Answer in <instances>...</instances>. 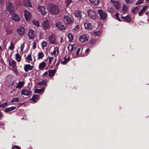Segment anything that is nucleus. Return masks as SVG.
<instances>
[{
	"label": "nucleus",
	"mask_w": 149,
	"mask_h": 149,
	"mask_svg": "<svg viewBox=\"0 0 149 149\" xmlns=\"http://www.w3.org/2000/svg\"><path fill=\"white\" fill-rule=\"evenodd\" d=\"M49 9L52 14H56L59 13V10L58 6L52 3H50L49 4Z\"/></svg>",
	"instance_id": "f257e3e1"
},
{
	"label": "nucleus",
	"mask_w": 149,
	"mask_h": 149,
	"mask_svg": "<svg viewBox=\"0 0 149 149\" xmlns=\"http://www.w3.org/2000/svg\"><path fill=\"white\" fill-rule=\"evenodd\" d=\"M87 13L88 16L91 19L95 20L97 17L96 12L92 10H88Z\"/></svg>",
	"instance_id": "f03ea898"
},
{
	"label": "nucleus",
	"mask_w": 149,
	"mask_h": 149,
	"mask_svg": "<svg viewBox=\"0 0 149 149\" xmlns=\"http://www.w3.org/2000/svg\"><path fill=\"white\" fill-rule=\"evenodd\" d=\"M98 13L99 15L100 18L102 20H105L107 18L108 15L107 13L102 10H98Z\"/></svg>",
	"instance_id": "7ed1b4c3"
},
{
	"label": "nucleus",
	"mask_w": 149,
	"mask_h": 149,
	"mask_svg": "<svg viewBox=\"0 0 149 149\" xmlns=\"http://www.w3.org/2000/svg\"><path fill=\"white\" fill-rule=\"evenodd\" d=\"M14 6L12 3L9 2L8 3L7 10V11L9 13H13L14 10Z\"/></svg>",
	"instance_id": "20e7f679"
},
{
	"label": "nucleus",
	"mask_w": 149,
	"mask_h": 149,
	"mask_svg": "<svg viewBox=\"0 0 149 149\" xmlns=\"http://www.w3.org/2000/svg\"><path fill=\"white\" fill-rule=\"evenodd\" d=\"M36 36V33L32 29H30L29 30V38L30 39H32Z\"/></svg>",
	"instance_id": "39448f33"
},
{
	"label": "nucleus",
	"mask_w": 149,
	"mask_h": 149,
	"mask_svg": "<svg viewBox=\"0 0 149 149\" xmlns=\"http://www.w3.org/2000/svg\"><path fill=\"white\" fill-rule=\"evenodd\" d=\"M63 19L65 23L68 24H70L72 22L71 18L69 17L68 15L65 16L63 17Z\"/></svg>",
	"instance_id": "423d86ee"
},
{
	"label": "nucleus",
	"mask_w": 149,
	"mask_h": 149,
	"mask_svg": "<svg viewBox=\"0 0 149 149\" xmlns=\"http://www.w3.org/2000/svg\"><path fill=\"white\" fill-rule=\"evenodd\" d=\"M56 26L61 30H63L65 29L64 25L62 22H57L56 24Z\"/></svg>",
	"instance_id": "0eeeda50"
},
{
	"label": "nucleus",
	"mask_w": 149,
	"mask_h": 149,
	"mask_svg": "<svg viewBox=\"0 0 149 149\" xmlns=\"http://www.w3.org/2000/svg\"><path fill=\"white\" fill-rule=\"evenodd\" d=\"M75 17L78 19H80L82 17L81 12L79 10H75L74 13Z\"/></svg>",
	"instance_id": "6e6552de"
},
{
	"label": "nucleus",
	"mask_w": 149,
	"mask_h": 149,
	"mask_svg": "<svg viewBox=\"0 0 149 149\" xmlns=\"http://www.w3.org/2000/svg\"><path fill=\"white\" fill-rule=\"evenodd\" d=\"M43 26L45 30H47L50 27L49 22L48 20H46L44 21Z\"/></svg>",
	"instance_id": "1a4fd4ad"
},
{
	"label": "nucleus",
	"mask_w": 149,
	"mask_h": 149,
	"mask_svg": "<svg viewBox=\"0 0 149 149\" xmlns=\"http://www.w3.org/2000/svg\"><path fill=\"white\" fill-rule=\"evenodd\" d=\"M49 39L50 42L52 44L56 43V39L54 34H52L49 37Z\"/></svg>",
	"instance_id": "9d476101"
},
{
	"label": "nucleus",
	"mask_w": 149,
	"mask_h": 149,
	"mask_svg": "<svg viewBox=\"0 0 149 149\" xmlns=\"http://www.w3.org/2000/svg\"><path fill=\"white\" fill-rule=\"evenodd\" d=\"M79 40L82 42L87 41L88 40V37L85 34H83L80 36Z\"/></svg>",
	"instance_id": "9b49d317"
},
{
	"label": "nucleus",
	"mask_w": 149,
	"mask_h": 149,
	"mask_svg": "<svg viewBox=\"0 0 149 149\" xmlns=\"http://www.w3.org/2000/svg\"><path fill=\"white\" fill-rule=\"evenodd\" d=\"M12 19L15 21L18 22L20 20L19 15L13 13L12 15Z\"/></svg>",
	"instance_id": "f8f14e48"
},
{
	"label": "nucleus",
	"mask_w": 149,
	"mask_h": 149,
	"mask_svg": "<svg viewBox=\"0 0 149 149\" xmlns=\"http://www.w3.org/2000/svg\"><path fill=\"white\" fill-rule=\"evenodd\" d=\"M9 65L12 67V68H14L16 65V62L15 61L12 59H9L8 60Z\"/></svg>",
	"instance_id": "ddd939ff"
},
{
	"label": "nucleus",
	"mask_w": 149,
	"mask_h": 149,
	"mask_svg": "<svg viewBox=\"0 0 149 149\" xmlns=\"http://www.w3.org/2000/svg\"><path fill=\"white\" fill-rule=\"evenodd\" d=\"M18 33L20 35H23L24 34V29L23 26H21L17 30Z\"/></svg>",
	"instance_id": "4468645a"
},
{
	"label": "nucleus",
	"mask_w": 149,
	"mask_h": 149,
	"mask_svg": "<svg viewBox=\"0 0 149 149\" xmlns=\"http://www.w3.org/2000/svg\"><path fill=\"white\" fill-rule=\"evenodd\" d=\"M148 6H144L143 8L141 10V11L139 13V16H141L143 14L144 12L148 8Z\"/></svg>",
	"instance_id": "2eb2a0df"
},
{
	"label": "nucleus",
	"mask_w": 149,
	"mask_h": 149,
	"mask_svg": "<svg viewBox=\"0 0 149 149\" xmlns=\"http://www.w3.org/2000/svg\"><path fill=\"white\" fill-rule=\"evenodd\" d=\"M39 96V95H34L31 99L30 100L35 103L36 102V100L38 99Z\"/></svg>",
	"instance_id": "dca6fc26"
},
{
	"label": "nucleus",
	"mask_w": 149,
	"mask_h": 149,
	"mask_svg": "<svg viewBox=\"0 0 149 149\" xmlns=\"http://www.w3.org/2000/svg\"><path fill=\"white\" fill-rule=\"evenodd\" d=\"M56 70L55 69L50 70L49 71V76L50 77H52L54 76L56 73Z\"/></svg>",
	"instance_id": "f3484780"
},
{
	"label": "nucleus",
	"mask_w": 149,
	"mask_h": 149,
	"mask_svg": "<svg viewBox=\"0 0 149 149\" xmlns=\"http://www.w3.org/2000/svg\"><path fill=\"white\" fill-rule=\"evenodd\" d=\"M111 2L114 3V6L117 9H118L120 8V4L118 2L113 0L111 1Z\"/></svg>",
	"instance_id": "a211bd4d"
},
{
	"label": "nucleus",
	"mask_w": 149,
	"mask_h": 149,
	"mask_svg": "<svg viewBox=\"0 0 149 149\" xmlns=\"http://www.w3.org/2000/svg\"><path fill=\"white\" fill-rule=\"evenodd\" d=\"M44 88H42L40 89L36 88L34 91V93H40L44 91Z\"/></svg>",
	"instance_id": "6ab92c4d"
},
{
	"label": "nucleus",
	"mask_w": 149,
	"mask_h": 149,
	"mask_svg": "<svg viewBox=\"0 0 149 149\" xmlns=\"http://www.w3.org/2000/svg\"><path fill=\"white\" fill-rule=\"evenodd\" d=\"M24 82L23 81L19 82L17 84V85L16 86V88H20L22 87L24 85Z\"/></svg>",
	"instance_id": "aec40b11"
},
{
	"label": "nucleus",
	"mask_w": 149,
	"mask_h": 149,
	"mask_svg": "<svg viewBox=\"0 0 149 149\" xmlns=\"http://www.w3.org/2000/svg\"><path fill=\"white\" fill-rule=\"evenodd\" d=\"M46 65V63L42 62L40 63L39 65V68L40 69H42L44 68Z\"/></svg>",
	"instance_id": "412c9836"
},
{
	"label": "nucleus",
	"mask_w": 149,
	"mask_h": 149,
	"mask_svg": "<svg viewBox=\"0 0 149 149\" xmlns=\"http://www.w3.org/2000/svg\"><path fill=\"white\" fill-rule=\"evenodd\" d=\"M85 27L86 29H91L92 28V25L91 23H86L84 24Z\"/></svg>",
	"instance_id": "4be33fe9"
},
{
	"label": "nucleus",
	"mask_w": 149,
	"mask_h": 149,
	"mask_svg": "<svg viewBox=\"0 0 149 149\" xmlns=\"http://www.w3.org/2000/svg\"><path fill=\"white\" fill-rule=\"evenodd\" d=\"M21 94L22 95H28V90L26 88H24L22 90Z\"/></svg>",
	"instance_id": "5701e85b"
},
{
	"label": "nucleus",
	"mask_w": 149,
	"mask_h": 149,
	"mask_svg": "<svg viewBox=\"0 0 149 149\" xmlns=\"http://www.w3.org/2000/svg\"><path fill=\"white\" fill-rule=\"evenodd\" d=\"M122 18L124 19V20L128 22H129L131 19L130 16L128 15H127L125 17L122 16Z\"/></svg>",
	"instance_id": "b1692460"
},
{
	"label": "nucleus",
	"mask_w": 149,
	"mask_h": 149,
	"mask_svg": "<svg viewBox=\"0 0 149 149\" xmlns=\"http://www.w3.org/2000/svg\"><path fill=\"white\" fill-rule=\"evenodd\" d=\"M47 81V80H42L40 82L38 83V85L41 86V85H46Z\"/></svg>",
	"instance_id": "393cba45"
},
{
	"label": "nucleus",
	"mask_w": 149,
	"mask_h": 149,
	"mask_svg": "<svg viewBox=\"0 0 149 149\" xmlns=\"http://www.w3.org/2000/svg\"><path fill=\"white\" fill-rule=\"evenodd\" d=\"M16 107H10L8 108H6L5 109V111L6 112H7L9 111H11L15 109L16 108Z\"/></svg>",
	"instance_id": "a878e982"
},
{
	"label": "nucleus",
	"mask_w": 149,
	"mask_h": 149,
	"mask_svg": "<svg viewBox=\"0 0 149 149\" xmlns=\"http://www.w3.org/2000/svg\"><path fill=\"white\" fill-rule=\"evenodd\" d=\"M32 22L35 26H40V22L34 19L32 20Z\"/></svg>",
	"instance_id": "bb28decb"
},
{
	"label": "nucleus",
	"mask_w": 149,
	"mask_h": 149,
	"mask_svg": "<svg viewBox=\"0 0 149 149\" xmlns=\"http://www.w3.org/2000/svg\"><path fill=\"white\" fill-rule=\"evenodd\" d=\"M66 56H65L64 57V60L61 63L65 65L68 62L69 60H70V58L69 57H68V58H66Z\"/></svg>",
	"instance_id": "cd10ccee"
},
{
	"label": "nucleus",
	"mask_w": 149,
	"mask_h": 149,
	"mask_svg": "<svg viewBox=\"0 0 149 149\" xmlns=\"http://www.w3.org/2000/svg\"><path fill=\"white\" fill-rule=\"evenodd\" d=\"M37 9L38 10H39V12H41L43 10H45V6H39L38 7Z\"/></svg>",
	"instance_id": "c85d7f7f"
},
{
	"label": "nucleus",
	"mask_w": 149,
	"mask_h": 149,
	"mask_svg": "<svg viewBox=\"0 0 149 149\" xmlns=\"http://www.w3.org/2000/svg\"><path fill=\"white\" fill-rule=\"evenodd\" d=\"M139 10V8L137 7H134L133 8L132 11L133 13H136Z\"/></svg>",
	"instance_id": "c756f323"
},
{
	"label": "nucleus",
	"mask_w": 149,
	"mask_h": 149,
	"mask_svg": "<svg viewBox=\"0 0 149 149\" xmlns=\"http://www.w3.org/2000/svg\"><path fill=\"white\" fill-rule=\"evenodd\" d=\"M68 38L69 41H71L73 39V36L70 33H69L68 35Z\"/></svg>",
	"instance_id": "7c9ffc66"
},
{
	"label": "nucleus",
	"mask_w": 149,
	"mask_h": 149,
	"mask_svg": "<svg viewBox=\"0 0 149 149\" xmlns=\"http://www.w3.org/2000/svg\"><path fill=\"white\" fill-rule=\"evenodd\" d=\"M38 59H41L44 56V54L42 52L39 53L38 54Z\"/></svg>",
	"instance_id": "2f4dec72"
},
{
	"label": "nucleus",
	"mask_w": 149,
	"mask_h": 149,
	"mask_svg": "<svg viewBox=\"0 0 149 149\" xmlns=\"http://www.w3.org/2000/svg\"><path fill=\"white\" fill-rule=\"evenodd\" d=\"M91 3H93L95 5H97L99 3V0H90Z\"/></svg>",
	"instance_id": "473e14b6"
},
{
	"label": "nucleus",
	"mask_w": 149,
	"mask_h": 149,
	"mask_svg": "<svg viewBox=\"0 0 149 149\" xmlns=\"http://www.w3.org/2000/svg\"><path fill=\"white\" fill-rule=\"evenodd\" d=\"M90 43L92 45H93L97 42V39L95 38H92L90 40Z\"/></svg>",
	"instance_id": "72a5a7b5"
},
{
	"label": "nucleus",
	"mask_w": 149,
	"mask_h": 149,
	"mask_svg": "<svg viewBox=\"0 0 149 149\" xmlns=\"http://www.w3.org/2000/svg\"><path fill=\"white\" fill-rule=\"evenodd\" d=\"M24 16L26 21L28 20V11L26 10L24 11Z\"/></svg>",
	"instance_id": "f704fd0d"
},
{
	"label": "nucleus",
	"mask_w": 149,
	"mask_h": 149,
	"mask_svg": "<svg viewBox=\"0 0 149 149\" xmlns=\"http://www.w3.org/2000/svg\"><path fill=\"white\" fill-rule=\"evenodd\" d=\"M14 44L12 42H10V45L8 49L10 50H12L14 48Z\"/></svg>",
	"instance_id": "c9c22d12"
},
{
	"label": "nucleus",
	"mask_w": 149,
	"mask_h": 149,
	"mask_svg": "<svg viewBox=\"0 0 149 149\" xmlns=\"http://www.w3.org/2000/svg\"><path fill=\"white\" fill-rule=\"evenodd\" d=\"M119 14L118 13H116V14L115 15V16L116 17V19H117L118 21L120 22H121V21L119 17Z\"/></svg>",
	"instance_id": "e433bc0d"
},
{
	"label": "nucleus",
	"mask_w": 149,
	"mask_h": 149,
	"mask_svg": "<svg viewBox=\"0 0 149 149\" xmlns=\"http://www.w3.org/2000/svg\"><path fill=\"white\" fill-rule=\"evenodd\" d=\"M74 45H72L70 49H69L72 52L74 51H75L76 50V47H74Z\"/></svg>",
	"instance_id": "4c0bfd02"
},
{
	"label": "nucleus",
	"mask_w": 149,
	"mask_h": 149,
	"mask_svg": "<svg viewBox=\"0 0 149 149\" xmlns=\"http://www.w3.org/2000/svg\"><path fill=\"white\" fill-rule=\"evenodd\" d=\"M16 59L18 61H19L20 59V56L18 53H17L16 55Z\"/></svg>",
	"instance_id": "58836bf2"
},
{
	"label": "nucleus",
	"mask_w": 149,
	"mask_h": 149,
	"mask_svg": "<svg viewBox=\"0 0 149 149\" xmlns=\"http://www.w3.org/2000/svg\"><path fill=\"white\" fill-rule=\"evenodd\" d=\"M24 5L26 7L28 6V0H24L23 1Z\"/></svg>",
	"instance_id": "ea45409f"
},
{
	"label": "nucleus",
	"mask_w": 149,
	"mask_h": 149,
	"mask_svg": "<svg viewBox=\"0 0 149 149\" xmlns=\"http://www.w3.org/2000/svg\"><path fill=\"white\" fill-rule=\"evenodd\" d=\"M19 100V99L18 97H16L15 98H14L12 99L11 100V102H17Z\"/></svg>",
	"instance_id": "a19ab883"
},
{
	"label": "nucleus",
	"mask_w": 149,
	"mask_h": 149,
	"mask_svg": "<svg viewBox=\"0 0 149 149\" xmlns=\"http://www.w3.org/2000/svg\"><path fill=\"white\" fill-rule=\"evenodd\" d=\"M143 1V0H138L135 3V5H138L141 4Z\"/></svg>",
	"instance_id": "79ce46f5"
},
{
	"label": "nucleus",
	"mask_w": 149,
	"mask_h": 149,
	"mask_svg": "<svg viewBox=\"0 0 149 149\" xmlns=\"http://www.w3.org/2000/svg\"><path fill=\"white\" fill-rule=\"evenodd\" d=\"M47 43L46 41H43L42 42V47H47Z\"/></svg>",
	"instance_id": "37998d69"
},
{
	"label": "nucleus",
	"mask_w": 149,
	"mask_h": 149,
	"mask_svg": "<svg viewBox=\"0 0 149 149\" xmlns=\"http://www.w3.org/2000/svg\"><path fill=\"white\" fill-rule=\"evenodd\" d=\"M127 8L125 6H124L123 7V9H122V10L123 12H126L127 11Z\"/></svg>",
	"instance_id": "c03bdc74"
},
{
	"label": "nucleus",
	"mask_w": 149,
	"mask_h": 149,
	"mask_svg": "<svg viewBox=\"0 0 149 149\" xmlns=\"http://www.w3.org/2000/svg\"><path fill=\"white\" fill-rule=\"evenodd\" d=\"M49 64H50L52 63V61L54 59V57H49Z\"/></svg>",
	"instance_id": "a18cd8bd"
},
{
	"label": "nucleus",
	"mask_w": 149,
	"mask_h": 149,
	"mask_svg": "<svg viewBox=\"0 0 149 149\" xmlns=\"http://www.w3.org/2000/svg\"><path fill=\"white\" fill-rule=\"evenodd\" d=\"M125 1L128 4L132 3L133 1V0H125Z\"/></svg>",
	"instance_id": "49530a36"
},
{
	"label": "nucleus",
	"mask_w": 149,
	"mask_h": 149,
	"mask_svg": "<svg viewBox=\"0 0 149 149\" xmlns=\"http://www.w3.org/2000/svg\"><path fill=\"white\" fill-rule=\"evenodd\" d=\"M7 104V102L3 103L2 104H1L0 106L2 108H3V107H5V106Z\"/></svg>",
	"instance_id": "de8ad7c7"
},
{
	"label": "nucleus",
	"mask_w": 149,
	"mask_h": 149,
	"mask_svg": "<svg viewBox=\"0 0 149 149\" xmlns=\"http://www.w3.org/2000/svg\"><path fill=\"white\" fill-rule=\"evenodd\" d=\"M43 37V34L42 32H40V33L39 35V38L40 40Z\"/></svg>",
	"instance_id": "09e8293b"
},
{
	"label": "nucleus",
	"mask_w": 149,
	"mask_h": 149,
	"mask_svg": "<svg viewBox=\"0 0 149 149\" xmlns=\"http://www.w3.org/2000/svg\"><path fill=\"white\" fill-rule=\"evenodd\" d=\"M24 69L25 71L27 72L28 71V65L26 64L24 67Z\"/></svg>",
	"instance_id": "8fccbe9b"
},
{
	"label": "nucleus",
	"mask_w": 149,
	"mask_h": 149,
	"mask_svg": "<svg viewBox=\"0 0 149 149\" xmlns=\"http://www.w3.org/2000/svg\"><path fill=\"white\" fill-rule=\"evenodd\" d=\"M67 1V5H69L72 2V0H66Z\"/></svg>",
	"instance_id": "3c124183"
},
{
	"label": "nucleus",
	"mask_w": 149,
	"mask_h": 149,
	"mask_svg": "<svg viewBox=\"0 0 149 149\" xmlns=\"http://www.w3.org/2000/svg\"><path fill=\"white\" fill-rule=\"evenodd\" d=\"M80 49H81L80 48H79L77 49V52H76V55L77 56L79 54V52L80 51Z\"/></svg>",
	"instance_id": "603ef678"
},
{
	"label": "nucleus",
	"mask_w": 149,
	"mask_h": 149,
	"mask_svg": "<svg viewBox=\"0 0 149 149\" xmlns=\"http://www.w3.org/2000/svg\"><path fill=\"white\" fill-rule=\"evenodd\" d=\"M100 31L95 32L94 33L97 36L99 35L100 34Z\"/></svg>",
	"instance_id": "864d4df0"
},
{
	"label": "nucleus",
	"mask_w": 149,
	"mask_h": 149,
	"mask_svg": "<svg viewBox=\"0 0 149 149\" xmlns=\"http://www.w3.org/2000/svg\"><path fill=\"white\" fill-rule=\"evenodd\" d=\"M41 14H42L43 15H45L46 14V13H47V11H45V10H43L41 12Z\"/></svg>",
	"instance_id": "5fc2aeb1"
},
{
	"label": "nucleus",
	"mask_w": 149,
	"mask_h": 149,
	"mask_svg": "<svg viewBox=\"0 0 149 149\" xmlns=\"http://www.w3.org/2000/svg\"><path fill=\"white\" fill-rule=\"evenodd\" d=\"M36 43L35 42H34L33 43V49H35L36 47Z\"/></svg>",
	"instance_id": "6e6d98bb"
},
{
	"label": "nucleus",
	"mask_w": 149,
	"mask_h": 149,
	"mask_svg": "<svg viewBox=\"0 0 149 149\" xmlns=\"http://www.w3.org/2000/svg\"><path fill=\"white\" fill-rule=\"evenodd\" d=\"M33 68V66H31L29 64V70H32Z\"/></svg>",
	"instance_id": "4d7b16f0"
},
{
	"label": "nucleus",
	"mask_w": 149,
	"mask_h": 149,
	"mask_svg": "<svg viewBox=\"0 0 149 149\" xmlns=\"http://www.w3.org/2000/svg\"><path fill=\"white\" fill-rule=\"evenodd\" d=\"M13 77L11 76H8L6 78V79L8 80V79H13Z\"/></svg>",
	"instance_id": "13d9d810"
},
{
	"label": "nucleus",
	"mask_w": 149,
	"mask_h": 149,
	"mask_svg": "<svg viewBox=\"0 0 149 149\" xmlns=\"http://www.w3.org/2000/svg\"><path fill=\"white\" fill-rule=\"evenodd\" d=\"M56 47H55L54 48V51L52 52H51V54L55 55L56 54Z\"/></svg>",
	"instance_id": "bf43d9fd"
},
{
	"label": "nucleus",
	"mask_w": 149,
	"mask_h": 149,
	"mask_svg": "<svg viewBox=\"0 0 149 149\" xmlns=\"http://www.w3.org/2000/svg\"><path fill=\"white\" fill-rule=\"evenodd\" d=\"M79 28V26L78 25H77L75 26V28L73 29L74 30H77Z\"/></svg>",
	"instance_id": "052dcab7"
},
{
	"label": "nucleus",
	"mask_w": 149,
	"mask_h": 149,
	"mask_svg": "<svg viewBox=\"0 0 149 149\" xmlns=\"http://www.w3.org/2000/svg\"><path fill=\"white\" fill-rule=\"evenodd\" d=\"M13 148H16L17 149H20V148L19 146H15L13 147Z\"/></svg>",
	"instance_id": "680f3d73"
},
{
	"label": "nucleus",
	"mask_w": 149,
	"mask_h": 149,
	"mask_svg": "<svg viewBox=\"0 0 149 149\" xmlns=\"http://www.w3.org/2000/svg\"><path fill=\"white\" fill-rule=\"evenodd\" d=\"M32 6L31 3L29 0V7H31Z\"/></svg>",
	"instance_id": "e2e57ef3"
},
{
	"label": "nucleus",
	"mask_w": 149,
	"mask_h": 149,
	"mask_svg": "<svg viewBox=\"0 0 149 149\" xmlns=\"http://www.w3.org/2000/svg\"><path fill=\"white\" fill-rule=\"evenodd\" d=\"M47 74V72H45L42 75V76H46Z\"/></svg>",
	"instance_id": "0e129e2a"
},
{
	"label": "nucleus",
	"mask_w": 149,
	"mask_h": 149,
	"mask_svg": "<svg viewBox=\"0 0 149 149\" xmlns=\"http://www.w3.org/2000/svg\"><path fill=\"white\" fill-rule=\"evenodd\" d=\"M29 60L31 61V57L30 54H29Z\"/></svg>",
	"instance_id": "69168bd1"
},
{
	"label": "nucleus",
	"mask_w": 149,
	"mask_h": 149,
	"mask_svg": "<svg viewBox=\"0 0 149 149\" xmlns=\"http://www.w3.org/2000/svg\"><path fill=\"white\" fill-rule=\"evenodd\" d=\"M24 47V46L23 45H22L21 46V48L22 52L23 51V48Z\"/></svg>",
	"instance_id": "338daca9"
},
{
	"label": "nucleus",
	"mask_w": 149,
	"mask_h": 149,
	"mask_svg": "<svg viewBox=\"0 0 149 149\" xmlns=\"http://www.w3.org/2000/svg\"><path fill=\"white\" fill-rule=\"evenodd\" d=\"M109 11L110 12H112L113 11V8H112L111 7L110 8L109 10Z\"/></svg>",
	"instance_id": "774afa93"
}]
</instances>
